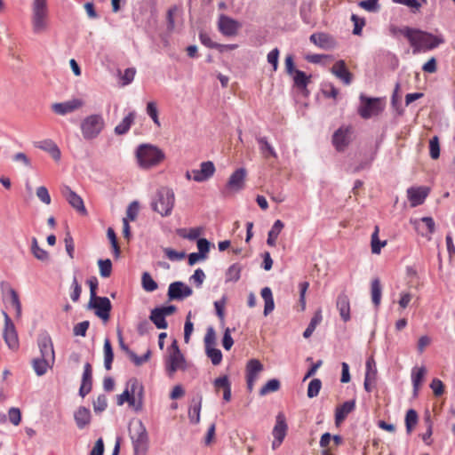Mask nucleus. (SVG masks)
I'll return each mask as SVG.
<instances>
[{
  "mask_svg": "<svg viewBox=\"0 0 455 455\" xmlns=\"http://www.w3.org/2000/svg\"><path fill=\"white\" fill-rule=\"evenodd\" d=\"M288 426L286 424L285 417L282 412H279L275 418V425L273 428V435L275 439L278 440V443H283L286 433H287Z\"/></svg>",
  "mask_w": 455,
  "mask_h": 455,
  "instance_id": "393cba45",
  "label": "nucleus"
},
{
  "mask_svg": "<svg viewBox=\"0 0 455 455\" xmlns=\"http://www.w3.org/2000/svg\"><path fill=\"white\" fill-rule=\"evenodd\" d=\"M165 157L164 153L158 147L151 144H141L136 149V158L139 166L149 169L158 165Z\"/></svg>",
  "mask_w": 455,
  "mask_h": 455,
  "instance_id": "7ed1b4c3",
  "label": "nucleus"
},
{
  "mask_svg": "<svg viewBox=\"0 0 455 455\" xmlns=\"http://www.w3.org/2000/svg\"><path fill=\"white\" fill-rule=\"evenodd\" d=\"M337 308L339 315L344 322L350 320V303L347 295L340 293L337 298Z\"/></svg>",
  "mask_w": 455,
  "mask_h": 455,
  "instance_id": "bb28decb",
  "label": "nucleus"
},
{
  "mask_svg": "<svg viewBox=\"0 0 455 455\" xmlns=\"http://www.w3.org/2000/svg\"><path fill=\"white\" fill-rule=\"evenodd\" d=\"M359 6L371 12H375L379 9V0H363L359 3Z\"/></svg>",
  "mask_w": 455,
  "mask_h": 455,
  "instance_id": "bf43d9fd",
  "label": "nucleus"
},
{
  "mask_svg": "<svg viewBox=\"0 0 455 455\" xmlns=\"http://www.w3.org/2000/svg\"><path fill=\"white\" fill-rule=\"evenodd\" d=\"M84 101L80 99H73L65 102L54 103L52 105V110L60 116H65L68 113L82 108Z\"/></svg>",
  "mask_w": 455,
  "mask_h": 455,
  "instance_id": "f3484780",
  "label": "nucleus"
},
{
  "mask_svg": "<svg viewBox=\"0 0 455 455\" xmlns=\"http://www.w3.org/2000/svg\"><path fill=\"white\" fill-rule=\"evenodd\" d=\"M418 413L415 410L410 409L405 415V427L407 434H411L418 423Z\"/></svg>",
  "mask_w": 455,
  "mask_h": 455,
  "instance_id": "4c0bfd02",
  "label": "nucleus"
},
{
  "mask_svg": "<svg viewBox=\"0 0 455 455\" xmlns=\"http://www.w3.org/2000/svg\"><path fill=\"white\" fill-rule=\"evenodd\" d=\"M322 387V381L319 379H313L307 387V397L314 398L318 395Z\"/></svg>",
  "mask_w": 455,
  "mask_h": 455,
  "instance_id": "49530a36",
  "label": "nucleus"
},
{
  "mask_svg": "<svg viewBox=\"0 0 455 455\" xmlns=\"http://www.w3.org/2000/svg\"><path fill=\"white\" fill-rule=\"evenodd\" d=\"M128 430L132 443L133 455H147L149 438L142 421L140 419L132 420Z\"/></svg>",
  "mask_w": 455,
  "mask_h": 455,
  "instance_id": "f03ea898",
  "label": "nucleus"
},
{
  "mask_svg": "<svg viewBox=\"0 0 455 455\" xmlns=\"http://www.w3.org/2000/svg\"><path fill=\"white\" fill-rule=\"evenodd\" d=\"M87 309H93L98 317L103 321H108L109 319L112 305L108 298L97 296L94 299H89Z\"/></svg>",
  "mask_w": 455,
  "mask_h": 455,
  "instance_id": "1a4fd4ad",
  "label": "nucleus"
},
{
  "mask_svg": "<svg viewBox=\"0 0 455 455\" xmlns=\"http://www.w3.org/2000/svg\"><path fill=\"white\" fill-rule=\"evenodd\" d=\"M323 315L322 311L318 309L314 316L311 318L309 324L307 325V329L303 332V337L305 339H308L312 336L313 332L315 331L316 326L322 322Z\"/></svg>",
  "mask_w": 455,
  "mask_h": 455,
  "instance_id": "e433bc0d",
  "label": "nucleus"
},
{
  "mask_svg": "<svg viewBox=\"0 0 455 455\" xmlns=\"http://www.w3.org/2000/svg\"><path fill=\"white\" fill-rule=\"evenodd\" d=\"M151 356V351L148 350L142 356L137 355L133 351L130 353V359L135 365L140 366L147 362Z\"/></svg>",
  "mask_w": 455,
  "mask_h": 455,
  "instance_id": "052dcab7",
  "label": "nucleus"
},
{
  "mask_svg": "<svg viewBox=\"0 0 455 455\" xmlns=\"http://www.w3.org/2000/svg\"><path fill=\"white\" fill-rule=\"evenodd\" d=\"M386 243V241L381 242L379 239V228L376 227L374 232L371 235V241L372 253L379 254L380 252L381 248L384 247Z\"/></svg>",
  "mask_w": 455,
  "mask_h": 455,
  "instance_id": "79ce46f5",
  "label": "nucleus"
},
{
  "mask_svg": "<svg viewBox=\"0 0 455 455\" xmlns=\"http://www.w3.org/2000/svg\"><path fill=\"white\" fill-rule=\"evenodd\" d=\"M355 408V401L350 400L343 403L338 406L335 410V423L339 425L345 420L347 416L352 412Z\"/></svg>",
  "mask_w": 455,
  "mask_h": 455,
  "instance_id": "a878e982",
  "label": "nucleus"
},
{
  "mask_svg": "<svg viewBox=\"0 0 455 455\" xmlns=\"http://www.w3.org/2000/svg\"><path fill=\"white\" fill-rule=\"evenodd\" d=\"M331 73L340 79L345 84L348 85L352 83L353 75L347 68L346 63L344 60H338L331 69Z\"/></svg>",
  "mask_w": 455,
  "mask_h": 455,
  "instance_id": "4be33fe9",
  "label": "nucleus"
},
{
  "mask_svg": "<svg viewBox=\"0 0 455 455\" xmlns=\"http://www.w3.org/2000/svg\"><path fill=\"white\" fill-rule=\"evenodd\" d=\"M429 188L427 187H411L407 189V196L411 207L422 204L428 196Z\"/></svg>",
  "mask_w": 455,
  "mask_h": 455,
  "instance_id": "6ab92c4d",
  "label": "nucleus"
},
{
  "mask_svg": "<svg viewBox=\"0 0 455 455\" xmlns=\"http://www.w3.org/2000/svg\"><path fill=\"white\" fill-rule=\"evenodd\" d=\"M281 384L277 379L268 380L259 390V395L264 396L269 393L276 392L280 389Z\"/></svg>",
  "mask_w": 455,
  "mask_h": 455,
  "instance_id": "ea45409f",
  "label": "nucleus"
},
{
  "mask_svg": "<svg viewBox=\"0 0 455 455\" xmlns=\"http://www.w3.org/2000/svg\"><path fill=\"white\" fill-rule=\"evenodd\" d=\"M284 224L282 220H277L273 224L271 229L268 232L267 243L269 246H275L276 243V239L281 233L282 229L283 228Z\"/></svg>",
  "mask_w": 455,
  "mask_h": 455,
  "instance_id": "c9c22d12",
  "label": "nucleus"
},
{
  "mask_svg": "<svg viewBox=\"0 0 455 455\" xmlns=\"http://www.w3.org/2000/svg\"><path fill=\"white\" fill-rule=\"evenodd\" d=\"M350 135L351 128L348 126H341L333 133L332 144L338 151H344L346 148L349 145Z\"/></svg>",
  "mask_w": 455,
  "mask_h": 455,
  "instance_id": "2eb2a0df",
  "label": "nucleus"
},
{
  "mask_svg": "<svg viewBox=\"0 0 455 455\" xmlns=\"http://www.w3.org/2000/svg\"><path fill=\"white\" fill-rule=\"evenodd\" d=\"M426 373V370L424 367H420L418 369L416 373H412V385H413V392L416 395L418 394L420 383L424 378V375Z\"/></svg>",
  "mask_w": 455,
  "mask_h": 455,
  "instance_id": "09e8293b",
  "label": "nucleus"
},
{
  "mask_svg": "<svg viewBox=\"0 0 455 455\" xmlns=\"http://www.w3.org/2000/svg\"><path fill=\"white\" fill-rule=\"evenodd\" d=\"M147 114L151 117L153 122L157 125L160 126V121L158 118V110L156 108V104L153 101L148 102L147 105Z\"/></svg>",
  "mask_w": 455,
  "mask_h": 455,
  "instance_id": "6e6d98bb",
  "label": "nucleus"
},
{
  "mask_svg": "<svg viewBox=\"0 0 455 455\" xmlns=\"http://www.w3.org/2000/svg\"><path fill=\"white\" fill-rule=\"evenodd\" d=\"M127 385L131 394L130 407L140 411L144 403V387L136 378L130 379Z\"/></svg>",
  "mask_w": 455,
  "mask_h": 455,
  "instance_id": "6e6552de",
  "label": "nucleus"
},
{
  "mask_svg": "<svg viewBox=\"0 0 455 455\" xmlns=\"http://www.w3.org/2000/svg\"><path fill=\"white\" fill-rule=\"evenodd\" d=\"M322 92L326 98L336 99L339 94V90L331 83H326L323 85Z\"/></svg>",
  "mask_w": 455,
  "mask_h": 455,
  "instance_id": "5fc2aeb1",
  "label": "nucleus"
},
{
  "mask_svg": "<svg viewBox=\"0 0 455 455\" xmlns=\"http://www.w3.org/2000/svg\"><path fill=\"white\" fill-rule=\"evenodd\" d=\"M105 127V121L100 114H92L81 122V132L84 140H91L97 138Z\"/></svg>",
  "mask_w": 455,
  "mask_h": 455,
  "instance_id": "39448f33",
  "label": "nucleus"
},
{
  "mask_svg": "<svg viewBox=\"0 0 455 455\" xmlns=\"http://www.w3.org/2000/svg\"><path fill=\"white\" fill-rule=\"evenodd\" d=\"M98 265L100 268V274L102 277L106 278L110 276L112 272V262L109 259H99Z\"/></svg>",
  "mask_w": 455,
  "mask_h": 455,
  "instance_id": "de8ad7c7",
  "label": "nucleus"
},
{
  "mask_svg": "<svg viewBox=\"0 0 455 455\" xmlns=\"http://www.w3.org/2000/svg\"><path fill=\"white\" fill-rule=\"evenodd\" d=\"M3 316L4 318V341L11 349H16L19 347V340L15 326L6 312L3 311Z\"/></svg>",
  "mask_w": 455,
  "mask_h": 455,
  "instance_id": "f8f14e48",
  "label": "nucleus"
},
{
  "mask_svg": "<svg viewBox=\"0 0 455 455\" xmlns=\"http://www.w3.org/2000/svg\"><path fill=\"white\" fill-rule=\"evenodd\" d=\"M164 251L166 257L172 261L181 260L186 257L185 251H177L172 248H164Z\"/></svg>",
  "mask_w": 455,
  "mask_h": 455,
  "instance_id": "13d9d810",
  "label": "nucleus"
},
{
  "mask_svg": "<svg viewBox=\"0 0 455 455\" xmlns=\"http://www.w3.org/2000/svg\"><path fill=\"white\" fill-rule=\"evenodd\" d=\"M202 407V396H199L197 399H193L192 405L188 411V418L190 422L193 424H197L200 421V411Z\"/></svg>",
  "mask_w": 455,
  "mask_h": 455,
  "instance_id": "f704fd0d",
  "label": "nucleus"
},
{
  "mask_svg": "<svg viewBox=\"0 0 455 455\" xmlns=\"http://www.w3.org/2000/svg\"><path fill=\"white\" fill-rule=\"evenodd\" d=\"M263 369V364L258 359H251L246 364V377L257 379Z\"/></svg>",
  "mask_w": 455,
  "mask_h": 455,
  "instance_id": "72a5a7b5",
  "label": "nucleus"
},
{
  "mask_svg": "<svg viewBox=\"0 0 455 455\" xmlns=\"http://www.w3.org/2000/svg\"><path fill=\"white\" fill-rule=\"evenodd\" d=\"M199 38L201 43L209 48L218 49L223 47L222 44H219L217 43L212 42L210 36L207 33L200 32Z\"/></svg>",
  "mask_w": 455,
  "mask_h": 455,
  "instance_id": "680f3d73",
  "label": "nucleus"
},
{
  "mask_svg": "<svg viewBox=\"0 0 455 455\" xmlns=\"http://www.w3.org/2000/svg\"><path fill=\"white\" fill-rule=\"evenodd\" d=\"M136 113L134 111L130 112L121 122L115 127V133L116 135L126 134L132 124L134 123Z\"/></svg>",
  "mask_w": 455,
  "mask_h": 455,
  "instance_id": "c85d7f7f",
  "label": "nucleus"
},
{
  "mask_svg": "<svg viewBox=\"0 0 455 455\" xmlns=\"http://www.w3.org/2000/svg\"><path fill=\"white\" fill-rule=\"evenodd\" d=\"M309 40L311 43L323 50H331L336 46L335 39L329 34L323 32L312 34Z\"/></svg>",
  "mask_w": 455,
  "mask_h": 455,
  "instance_id": "aec40b11",
  "label": "nucleus"
},
{
  "mask_svg": "<svg viewBox=\"0 0 455 455\" xmlns=\"http://www.w3.org/2000/svg\"><path fill=\"white\" fill-rule=\"evenodd\" d=\"M92 387V369L90 363H86L84 367L82 375L81 387L79 388V395L84 397L88 395Z\"/></svg>",
  "mask_w": 455,
  "mask_h": 455,
  "instance_id": "5701e85b",
  "label": "nucleus"
},
{
  "mask_svg": "<svg viewBox=\"0 0 455 455\" xmlns=\"http://www.w3.org/2000/svg\"><path fill=\"white\" fill-rule=\"evenodd\" d=\"M240 28L241 24L237 20L225 14L219 16L218 29L223 36H234L237 34Z\"/></svg>",
  "mask_w": 455,
  "mask_h": 455,
  "instance_id": "ddd939ff",
  "label": "nucleus"
},
{
  "mask_svg": "<svg viewBox=\"0 0 455 455\" xmlns=\"http://www.w3.org/2000/svg\"><path fill=\"white\" fill-rule=\"evenodd\" d=\"M9 420L14 425L18 426L21 420V413L20 409L12 407L8 411Z\"/></svg>",
  "mask_w": 455,
  "mask_h": 455,
  "instance_id": "774afa93",
  "label": "nucleus"
},
{
  "mask_svg": "<svg viewBox=\"0 0 455 455\" xmlns=\"http://www.w3.org/2000/svg\"><path fill=\"white\" fill-rule=\"evenodd\" d=\"M142 287L147 291H154L157 289V283L152 278L149 273L144 272L141 277Z\"/></svg>",
  "mask_w": 455,
  "mask_h": 455,
  "instance_id": "37998d69",
  "label": "nucleus"
},
{
  "mask_svg": "<svg viewBox=\"0 0 455 455\" xmlns=\"http://www.w3.org/2000/svg\"><path fill=\"white\" fill-rule=\"evenodd\" d=\"M37 345L40 350V356L42 358L55 362V354L53 344L50 335L46 332L41 333L37 339Z\"/></svg>",
  "mask_w": 455,
  "mask_h": 455,
  "instance_id": "4468645a",
  "label": "nucleus"
},
{
  "mask_svg": "<svg viewBox=\"0 0 455 455\" xmlns=\"http://www.w3.org/2000/svg\"><path fill=\"white\" fill-rule=\"evenodd\" d=\"M8 291L11 297V304L16 311V317L20 318L21 316V304L19 299V295L17 291L12 287H9Z\"/></svg>",
  "mask_w": 455,
  "mask_h": 455,
  "instance_id": "c03bdc74",
  "label": "nucleus"
},
{
  "mask_svg": "<svg viewBox=\"0 0 455 455\" xmlns=\"http://www.w3.org/2000/svg\"><path fill=\"white\" fill-rule=\"evenodd\" d=\"M242 267L239 264L231 265L226 272V282H237L241 276Z\"/></svg>",
  "mask_w": 455,
  "mask_h": 455,
  "instance_id": "58836bf2",
  "label": "nucleus"
},
{
  "mask_svg": "<svg viewBox=\"0 0 455 455\" xmlns=\"http://www.w3.org/2000/svg\"><path fill=\"white\" fill-rule=\"evenodd\" d=\"M256 140L259 147V151L263 157L268 158L269 156H273L275 158L277 157L276 152L272 145L268 142L266 137L257 136Z\"/></svg>",
  "mask_w": 455,
  "mask_h": 455,
  "instance_id": "7c9ffc66",
  "label": "nucleus"
},
{
  "mask_svg": "<svg viewBox=\"0 0 455 455\" xmlns=\"http://www.w3.org/2000/svg\"><path fill=\"white\" fill-rule=\"evenodd\" d=\"M294 84L299 89H305L309 83L310 76H307L305 72L297 70L292 75Z\"/></svg>",
  "mask_w": 455,
  "mask_h": 455,
  "instance_id": "a19ab883",
  "label": "nucleus"
},
{
  "mask_svg": "<svg viewBox=\"0 0 455 455\" xmlns=\"http://www.w3.org/2000/svg\"><path fill=\"white\" fill-rule=\"evenodd\" d=\"M138 212H139V203L137 201H133L129 204V206L126 210V217L125 218H127L128 221H129V220H135V219L137 218Z\"/></svg>",
  "mask_w": 455,
  "mask_h": 455,
  "instance_id": "0e129e2a",
  "label": "nucleus"
},
{
  "mask_svg": "<svg viewBox=\"0 0 455 455\" xmlns=\"http://www.w3.org/2000/svg\"><path fill=\"white\" fill-rule=\"evenodd\" d=\"M206 355L210 358L213 365H219L222 361V353L214 347L205 349Z\"/></svg>",
  "mask_w": 455,
  "mask_h": 455,
  "instance_id": "a18cd8bd",
  "label": "nucleus"
},
{
  "mask_svg": "<svg viewBox=\"0 0 455 455\" xmlns=\"http://www.w3.org/2000/svg\"><path fill=\"white\" fill-rule=\"evenodd\" d=\"M389 31H390V34L394 36H395L398 34H401L403 36H405L408 40H410L411 34L414 32L412 28H410V27L398 28L395 26H390Z\"/></svg>",
  "mask_w": 455,
  "mask_h": 455,
  "instance_id": "8fccbe9b",
  "label": "nucleus"
},
{
  "mask_svg": "<svg viewBox=\"0 0 455 455\" xmlns=\"http://www.w3.org/2000/svg\"><path fill=\"white\" fill-rule=\"evenodd\" d=\"M36 196L42 203H44L45 204H51V196H50V194H49L46 187H44V186L38 187L36 188Z\"/></svg>",
  "mask_w": 455,
  "mask_h": 455,
  "instance_id": "e2e57ef3",
  "label": "nucleus"
},
{
  "mask_svg": "<svg viewBox=\"0 0 455 455\" xmlns=\"http://www.w3.org/2000/svg\"><path fill=\"white\" fill-rule=\"evenodd\" d=\"M175 204V194L169 187H160L151 199V209L162 217H168L172 214Z\"/></svg>",
  "mask_w": 455,
  "mask_h": 455,
  "instance_id": "f257e3e1",
  "label": "nucleus"
},
{
  "mask_svg": "<svg viewBox=\"0 0 455 455\" xmlns=\"http://www.w3.org/2000/svg\"><path fill=\"white\" fill-rule=\"evenodd\" d=\"M351 20L354 22L353 34L360 36L362 33V29L365 25V20L363 18H359L355 14H352Z\"/></svg>",
  "mask_w": 455,
  "mask_h": 455,
  "instance_id": "4d7b16f0",
  "label": "nucleus"
},
{
  "mask_svg": "<svg viewBox=\"0 0 455 455\" xmlns=\"http://www.w3.org/2000/svg\"><path fill=\"white\" fill-rule=\"evenodd\" d=\"M74 419L76 427L79 429H84L88 427L92 420V414L90 409L85 406L78 407L74 412Z\"/></svg>",
  "mask_w": 455,
  "mask_h": 455,
  "instance_id": "b1692460",
  "label": "nucleus"
},
{
  "mask_svg": "<svg viewBox=\"0 0 455 455\" xmlns=\"http://www.w3.org/2000/svg\"><path fill=\"white\" fill-rule=\"evenodd\" d=\"M371 295L373 305L375 307H379L382 295V288L379 278H374L371 283Z\"/></svg>",
  "mask_w": 455,
  "mask_h": 455,
  "instance_id": "473e14b6",
  "label": "nucleus"
},
{
  "mask_svg": "<svg viewBox=\"0 0 455 455\" xmlns=\"http://www.w3.org/2000/svg\"><path fill=\"white\" fill-rule=\"evenodd\" d=\"M61 194L68 202V204L79 213H82L84 215L87 213L84 201L81 198V196H78L75 191H73L68 186H63V188H61Z\"/></svg>",
  "mask_w": 455,
  "mask_h": 455,
  "instance_id": "dca6fc26",
  "label": "nucleus"
},
{
  "mask_svg": "<svg viewBox=\"0 0 455 455\" xmlns=\"http://www.w3.org/2000/svg\"><path fill=\"white\" fill-rule=\"evenodd\" d=\"M35 147L51 154L54 160L60 158V150L52 140H44L35 143Z\"/></svg>",
  "mask_w": 455,
  "mask_h": 455,
  "instance_id": "cd10ccee",
  "label": "nucleus"
},
{
  "mask_svg": "<svg viewBox=\"0 0 455 455\" xmlns=\"http://www.w3.org/2000/svg\"><path fill=\"white\" fill-rule=\"evenodd\" d=\"M247 171L241 167L235 170L229 177L226 186L225 193H237L244 188Z\"/></svg>",
  "mask_w": 455,
  "mask_h": 455,
  "instance_id": "9d476101",
  "label": "nucleus"
},
{
  "mask_svg": "<svg viewBox=\"0 0 455 455\" xmlns=\"http://www.w3.org/2000/svg\"><path fill=\"white\" fill-rule=\"evenodd\" d=\"M149 319L157 329H166L168 327L165 315L158 307L151 310Z\"/></svg>",
  "mask_w": 455,
  "mask_h": 455,
  "instance_id": "2f4dec72",
  "label": "nucleus"
},
{
  "mask_svg": "<svg viewBox=\"0 0 455 455\" xmlns=\"http://www.w3.org/2000/svg\"><path fill=\"white\" fill-rule=\"evenodd\" d=\"M414 32L409 40L411 45L413 48V53L416 54L421 50H432L439 46L443 43L442 37L434 36L430 33L413 28Z\"/></svg>",
  "mask_w": 455,
  "mask_h": 455,
  "instance_id": "20e7f679",
  "label": "nucleus"
},
{
  "mask_svg": "<svg viewBox=\"0 0 455 455\" xmlns=\"http://www.w3.org/2000/svg\"><path fill=\"white\" fill-rule=\"evenodd\" d=\"M108 406L107 398L104 395H100L93 402V409L95 412H101L106 410Z\"/></svg>",
  "mask_w": 455,
  "mask_h": 455,
  "instance_id": "338daca9",
  "label": "nucleus"
},
{
  "mask_svg": "<svg viewBox=\"0 0 455 455\" xmlns=\"http://www.w3.org/2000/svg\"><path fill=\"white\" fill-rule=\"evenodd\" d=\"M193 294V290L181 281L169 285L167 296L169 300H183Z\"/></svg>",
  "mask_w": 455,
  "mask_h": 455,
  "instance_id": "9b49d317",
  "label": "nucleus"
},
{
  "mask_svg": "<svg viewBox=\"0 0 455 455\" xmlns=\"http://www.w3.org/2000/svg\"><path fill=\"white\" fill-rule=\"evenodd\" d=\"M197 248L200 256L203 257V259H206L207 253L211 248V243L206 238H199L197 240Z\"/></svg>",
  "mask_w": 455,
  "mask_h": 455,
  "instance_id": "864d4df0",
  "label": "nucleus"
},
{
  "mask_svg": "<svg viewBox=\"0 0 455 455\" xmlns=\"http://www.w3.org/2000/svg\"><path fill=\"white\" fill-rule=\"evenodd\" d=\"M47 2L46 0H33L32 3V27L36 34H40L47 28Z\"/></svg>",
  "mask_w": 455,
  "mask_h": 455,
  "instance_id": "423d86ee",
  "label": "nucleus"
},
{
  "mask_svg": "<svg viewBox=\"0 0 455 455\" xmlns=\"http://www.w3.org/2000/svg\"><path fill=\"white\" fill-rule=\"evenodd\" d=\"M54 363L42 357H36L32 360V367L37 376H43L49 368L53 366Z\"/></svg>",
  "mask_w": 455,
  "mask_h": 455,
  "instance_id": "c756f323",
  "label": "nucleus"
},
{
  "mask_svg": "<svg viewBox=\"0 0 455 455\" xmlns=\"http://www.w3.org/2000/svg\"><path fill=\"white\" fill-rule=\"evenodd\" d=\"M360 100L361 105L358 108V114L363 119H369L373 116H377L383 109L380 100L378 98H369L364 94H361Z\"/></svg>",
  "mask_w": 455,
  "mask_h": 455,
  "instance_id": "0eeeda50",
  "label": "nucleus"
},
{
  "mask_svg": "<svg viewBox=\"0 0 455 455\" xmlns=\"http://www.w3.org/2000/svg\"><path fill=\"white\" fill-rule=\"evenodd\" d=\"M186 361L184 355L180 354H170L166 360V371L170 377L178 370H185Z\"/></svg>",
  "mask_w": 455,
  "mask_h": 455,
  "instance_id": "412c9836",
  "label": "nucleus"
},
{
  "mask_svg": "<svg viewBox=\"0 0 455 455\" xmlns=\"http://www.w3.org/2000/svg\"><path fill=\"white\" fill-rule=\"evenodd\" d=\"M90 326L89 321H83L74 326L73 332L75 336L84 337Z\"/></svg>",
  "mask_w": 455,
  "mask_h": 455,
  "instance_id": "69168bd1",
  "label": "nucleus"
},
{
  "mask_svg": "<svg viewBox=\"0 0 455 455\" xmlns=\"http://www.w3.org/2000/svg\"><path fill=\"white\" fill-rule=\"evenodd\" d=\"M72 291L70 292V299L73 302H77L82 293V287L79 284L76 276L73 277L71 287Z\"/></svg>",
  "mask_w": 455,
  "mask_h": 455,
  "instance_id": "3c124183",
  "label": "nucleus"
},
{
  "mask_svg": "<svg viewBox=\"0 0 455 455\" xmlns=\"http://www.w3.org/2000/svg\"><path fill=\"white\" fill-rule=\"evenodd\" d=\"M429 154L432 159H437L440 156V145L437 136H434L429 141Z\"/></svg>",
  "mask_w": 455,
  "mask_h": 455,
  "instance_id": "603ef678",
  "label": "nucleus"
},
{
  "mask_svg": "<svg viewBox=\"0 0 455 455\" xmlns=\"http://www.w3.org/2000/svg\"><path fill=\"white\" fill-rule=\"evenodd\" d=\"M215 166L212 161L203 162L199 170H192L193 180L196 182H204L211 179L215 172Z\"/></svg>",
  "mask_w": 455,
  "mask_h": 455,
  "instance_id": "a211bd4d",
  "label": "nucleus"
}]
</instances>
